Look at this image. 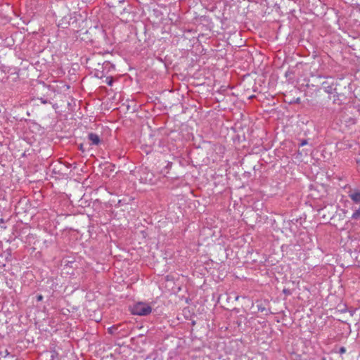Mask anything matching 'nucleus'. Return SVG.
Returning a JSON list of instances; mask_svg holds the SVG:
<instances>
[{"label":"nucleus","mask_w":360,"mask_h":360,"mask_svg":"<svg viewBox=\"0 0 360 360\" xmlns=\"http://www.w3.org/2000/svg\"><path fill=\"white\" fill-rule=\"evenodd\" d=\"M152 311V308L148 304L139 302L134 304L131 309V313L138 316H147Z\"/></svg>","instance_id":"nucleus-1"},{"label":"nucleus","mask_w":360,"mask_h":360,"mask_svg":"<svg viewBox=\"0 0 360 360\" xmlns=\"http://www.w3.org/2000/svg\"><path fill=\"white\" fill-rule=\"evenodd\" d=\"M141 179L144 183H152L153 174L148 171L147 168H144L141 171Z\"/></svg>","instance_id":"nucleus-2"},{"label":"nucleus","mask_w":360,"mask_h":360,"mask_svg":"<svg viewBox=\"0 0 360 360\" xmlns=\"http://www.w3.org/2000/svg\"><path fill=\"white\" fill-rule=\"evenodd\" d=\"M88 140L90 141L91 145L98 146L101 143V141L100 136L93 132L88 134Z\"/></svg>","instance_id":"nucleus-3"},{"label":"nucleus","mask_w":360,"mask_h":360,"mask_svg":"<svg viewBox=\"0 0 360 360\" xmlns=\"http://www.w3.org/2000/svg\"><path fill=\"white\" fill-rule=\"evenodd\" d=\"M322 86L324 91L329 94H333L336 90L333 82L329 84L328 82H323Z\"/></svg>","instance_id":"nucleus-4"},{"label":"nucleus","mask_w":360,"mask_h":360,"mask_svg":"<svg viewBox=\"0 0 360 360\" xmlns=\"http://www.w3.org/2000/svg\"><path fill=\"white\" fill-rule=\"evenodd\" d=\"M349 197L356 203L360 202V191H350L349 193Z\"/></svg>","instance_id":"nucleus-5"},{"label":"nucleus","mask_w":360,"mask_h":360,"mask_svg":"<svg viewBox=\"0 0 360 360\" xmlns=\"http://www.w3.org/2000/svg\"><path fill=\"white\" fill-rule=\"evenodd\" d=\"M47 354L50 356V360H55L58 358V354L55 350L47 352Z\"/></svg>","instance_id":"nucleus-6"},{"label":"nucleus","mask_w":360,"mask_h":360,"mask_svg":"<svg viewBox=\"0 0 360 360\" xmlns=\"http://www.w3.org/2000/svg\"><path fill=\"white\" fill-rule=\"evenodd\" d=\"M352 219L358 220L360 219V208L356 210L352 215Z\"/></svg>","instance_id":"nucleus-7"},{"label":"nucleus","mask_w":360,"mask_h":360,"mask_svg":"<svg viewBox=\"0 0 360 360\" xmlns=\"http://www.w3.org/2000/svg\"><path fill=\"white\" fill-rule=\"evenodd\" d=\"M105 83L108 86H112L113 84V78L112 77H107L105 79Z\"/></svg>","instance_id":"nucleus-8"},{"label":"nucleus","mask_w":360,"mask_h":360,"mask_svg":"<svg viewBox=\"0 0 360 360\" xmlns=\"http://www.w3.org/2000/svg\"><path fill=\"white\" fill-rule=\"evenodd\" d=\"M257 307L259 311L263 312L266 311V307L262 304H257Z\"/></svg>","instance_id":"nucleus-9"},{"label":"nucleus","mask_w":360,"mask_h":360,"mask_svg":"<svg viewBox=\"0 0 360 360\" xmlns=\"http://www.w3.org/2000/svg\"><path fill=\"white\" fill-rule=\"evenodd\" d=\"M346 352V349L345 347H341L340 349H339V353L340 354H344Z\"/></svg>","instance_id":"nucleus-10"},{"label":"nucleus","mask_w":360,"mask_h":360,"mask_svg":"<svg viewBox=\"0 0 360 360\" xmlns=\"http://www.w3.org/2000/svg\"><path fill=\"white\" fill-rule=\"evenodd\" d=\"M307 144V140L306 139H304L301 141V143H300V146H304L305 145Z\"/></svg>","instance_id":"nucleus-11"},{"label":"nucleus","mask_w":360,"mask_h":360,"mask_svg":"<svg viewBox=\"0 0 360 360\" xmlns=\"http://www.w3.org/2000/svg\"><path fill=\"white\" fill-rule=\"evenodd\" d=\"M40 100H41L40 101L41 103H43V104H46V103H51L49 101H46V100H44L43 98H40Z\"/></svg>","instance_id":"nucleus-12"},{"label":"nucleus","mask_w":360,"mask_h":360,"mask_svg":"<svg viewBox=\"0 0 360 360\" xmlns=\"http://www.w3.org/2000/svg\"><path fill=\"white\" fill-rule=\"evenodd\" d=\"M42 299H43V296L41 295H37V301H41Z\"/></svg>","instance_id":"nucleus-13"},{"label":"nucleus","mask_w":360,"mask_h":360,"mask_svg":"<svg viewBox=\"0 0 360 360\" xmlns=\"http://www.w3.org/2000/svg\"><path fill=\"white\" fill-rule=\"evenodd\" d=\"M79 149L82 150V151H84V148H83V144H81L80 146H79Z\"/></svg>","instance_id":"nucleus-14"},{"label":"nucleus","mask_w":360,"mask_h":360,"mask_svg":"<svg viewBox=\"0 0 360 360\" xmlns=\"http://www.w3.org/2000/svg\"><path fill=\"white\" fill-rule=\"evenodd\" d=\"M108 330H109V332H110V333H112V328H109Z\"/></svg>","instance_id":"nucleus-15"},{"label":"nucleus","mask_w":360,"mask_h":360,"mask_svg":"<svg viewBox=\"0 0 360 360\" xmlns=\"http://www.w3.org/2000/svg\"><path fill=\"white\" fill-rule=\"evenodd\" d=\"M238 298H239V297H238V296H237V297H236V300H238Z\"/></svg>","instance_id":"nucleus-16"},{"label":"nucleus","mask_w":360,"mask_h":360,"mask_svg":"<svg viewBox=\"0 0 360 360\" xmlns=\"http://www.w3.org/2000/svg\"><path fill=\"white\" fill-rule=\"evenodd\" d=\"M283 292H284L285 293H287V290H283Z\"/></svg>","instance_id":"nucleus-17"}]
</instances>
